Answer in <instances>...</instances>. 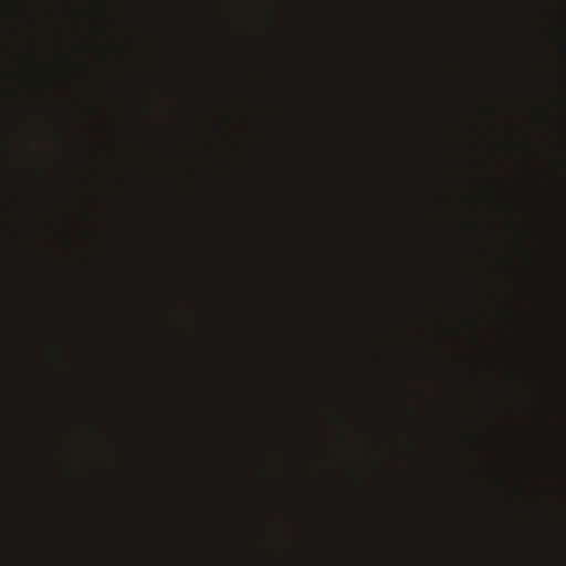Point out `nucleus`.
<instances>
[{"label": "nucleus", "instance_id": "f257e3e1", "mask_svg": "<svg viewBox=\"0 0 566 566\" xmlns=\"http://www.w3.org/2000/svg\"><path fill=\"white\" fill-rule=\"evenodd\" d=\"M107 317H108V314H107V313H103V314L101 315V318H107Z\"/></svg>", "mask_w": 566, "mask_h": 566}]
</instances>
